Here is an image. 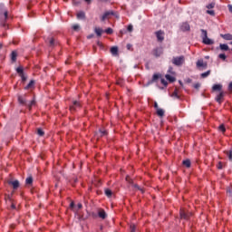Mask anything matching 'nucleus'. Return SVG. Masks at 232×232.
<instances>
[{
	"instance_id": "nucleus-1",
	"label": "nucleus",
	"mask_w": 232,
	"mask_h": 232,
	"mask_svg": "<svg viewBox=\"0 0 232 232\" xmlns=\"http://www.w3.org/2000/svg\"><path fill=\"white\" fill-rule=\"evenodd\" d=\"M200 32H201V39H202L203 44H208V45L215 44V41L208 37V31L201 29Z\"/></svg>"
},
{
	"instance_id": "nucleus-2",
	"label": "nucleus",
	"mask_w": 232,
	"mask_h": 232,
	"mask_svg": "<svg viewBox=\"0 0 232 232\" xmlns=\"http://www.w3.org/2000/svg\"><path fill=\"white\" fill-rule=\"evenodd\" d=\"M18 102L23 106H27L29 110H32V106H35V101L32 100L29 102H26V99L21 95L18 96Z\"/></svg>"
},
{
	"instance_id": "nucleus-3",
	"label": "nucleus",
	"mask_w": 232,
	"mask_h": 232,
	"mask_svg": "<svg viewBox=\"0 0 232 232\" xmlns=\"http://www.w3.org/2000/svg\"><path fill=\"white\" fill-rule=\"evenodd\" d=\"M185 61H186V59L182 55L173 57L172 58V64H174V66H182L184 64Z\"/></svg>"
},
{
	"instance_id": "nucleus-4",
	"label": "nucleus",
	"mask_w": 232,
	"mask_h": 232,
	"mask_svg": "<svg viewBox=\"0 0 232 232\" xmlns=\"http://www.w3.org/2000/svg\"><path fill=\"white\" fill-rule=\"evenodd\" d=\"M191 215H193L191 212L181 208L179 210V217L182 220H189V218H191Z\"/></svg>"
},
{
	"instance_id": "nucleus-5",
	"label": "nucleus",
	"mask_w": 232,
	"mask_h": 232,
	"mask_svg": "<svg viewBox=\"0 0 232 232\" xmlns=\"http://www.w3.org/2000/svg\"><path fill=\"white\" fill-rule=\"evenodd\" d=\"M7 184H9V186H12L14 191H16V189H19V186H21V183H19V180L17 179L8 180Z\"/></svg>"
},
{
	"instance_id": "nucleus-6",
	"label": "nucleus",
	"mask_w": 232,
	"mask_h": 232,
	"mask_svg": "<svg viewBox=\"0 0 232 232\" xmlns=\"http://www.w3.org/2000/svg\"><path fill=\"white\" fill-rule=\"evenodd\" d=\"M16 72L21 77L23 82H24L26 81L27 77H26V75H24V70L23 69V66L16 68Z\"/></svg>"
},
{
	"instance_id": "nucleus-7",
	"label": "nucleus",
	"mask_w": 232,
	"mask_h": 232,
	"mask_svg": "<svg viewBox=\"0 0 232 232\" xmlns=\"http://www.w3.org/2000/svg\"><path fill=\"white\" fill-rule=\"evenodd\" d=\"M179 29L181 30V32H189L191 30V26L189 25V23L183 22L180 24Z\"/></svg>"
},
{
	"instance_id": "nucleus-8",
	"label": "nucleus",
	"mask_w": 232,
	"mask_h": 232,
	"mask_svg": "<svg viewBox=\"0 0 232 232\" xmlns=\"http://www.w3.org/2000/svg\"><path fill=\"white\" fill-rule=\"evenodd\" d=\"M155 35L159 41V43H162L164 41V31L160 30L155 33Z\"/></svg>"
},
{
	"instance_id": "nucleus-9",
	"label": "nucleus",
	"mask_w": 232,
	"mask_h": 232,
	"mask_svg": "<svg viewBox=\"0 0 232 232\" xmlns=\"http://www.w3.org/2000/svg\"><path fill=\"white\" fill-rule=\"evenodd\" d=\"M77 108H81V102L78 101H74L72 102V105L70 106V111H75Z\"/></svg>"
},
{
	"instance_id": "nucleus-10",
	"label": "nucleus",
	"mask_w": 232,
	"mask_h": 232,
	"mask_svg": "<svg viewBox=\"0 0 232 232\" xmlns=\"http://www.w3.org/2000/svg\"><path fill=\"white\" fill-rule=\"evenodd\" d=\"M197 68H208V63H204V60H198L196 63Z\"/></svg>"
},
{
	"instance_id": "nucleus-11",
	"label": "nucleus",
	"mask_w": 232,
	"mask_h": 232,
	"mask_svg": "<svg viewBox=\"0 0 232 232\" xmlns=\"http://www.w3.org/2000/svg\"><path fill=\"white\" fill-rule=\"evenodd\" d=\"M152 55L154 57H160L162 55V48H156L152 51Z\"/></svg>"
},
{
	"instance_id": "nucleus-12",
	"label": "nucleus",
	"mask_w": 232,
	"mask_h": 232,
	"mask_svg": "<svg viewBox=\"0 0 232 232\" xmlns=\"http://www.w3.org/2000/svg\"><path fill=\"white\" fill-rule=\"evenodd\" d=\"M216 101L218 104H222V102L224 101V92H220L219 94L217 95Z\"/></svg>"
},
{
	"instance_id": "nucleus-13",
	"label": "nucleus",
	"mask_w": 232,
	"mask_h": 232,
	"mask_svg": "<svg viewBox=\"0 0 232 232\" xmlns=\"http://www.w3.org/2000/svg\"><path fill=\"white\" fill-rule=\"evenodd\" d=\"M114 12L113 11H107L105 12L102 16V21H106V19H108L109 15H114Z\"/></svg>"
},
{
	"instance_id": "nucleus-14",
	"label": "nucleus",
	"mask_w": 232,
	"mask_h": 232,
	"mask_svg": "<svg viewBox=\"0 0 232 232\" xmlns=\"http://www.w3.org/2000/svg\"><path fill=\"white\" fill-rule=\"evenodd\" d=\"M76 17H77V19L84 20V19H86V13H84V11H80L77 13Z\"/></svg>"
},
{
	"instance_id": "nucleus-15",
	"label": "nucleus",
	"mask_w": 232,
	"mask_h": 232,
	"mask_svg": "<svg viewBox=\"0 0 232 232\" xmlns=\"http://www.w3.org/2000/svg\"><path fill=\"white\" fill-rule=\"evenodd\" d=\"M212 92H222V84H214Z\"/></svg>"
},
{
	"instance_id": "nucleus-16",
	"label": "nucleus",
	"mask_w": 232,
	"mask_h": 232,
	"mask_svg": "<svg viewBox=\"0 0 232 232\" xmlns=\"http://www.w3.org/2000/svg\"><path fill=\"white\" fill-rule=\"evenodd\" d=\"M222 39H225V41H232V34H220Z\"/></svg>"
},
{
	"instance_id": "nucleus-17",
	"label": "nucleus",
	"mask_w": 232,
	"mask_h": 232,
	"mask_svg": "<svg viewBox=\"0 0 232 232\" xmlns=\"http://www.w3.org/2000/svg\"><path fill=\"white\" fill-rule=\"evenodd\" d=\"M224 153H225V155H227L228 160L230 162H232V149H230L228 150H225Z\"/></svg>"
},
{
	"instance_id": "nucleus-18",
	"label": "nucleus",
	"mask_w": 232,
	"mask_h": 232,
	"mask_svg": "<svg viewBox=\"0 0 232 232\" xmlns=\"http://www.w3.org/2000/svg\"><path fill=\"white\" fill-rule=\"evenodd\" d=\"M104 193L108 198H111L113 197V191L110 188H105Z\"/></svg>"
},
{
	"instance_id": "nucleus-19",
	"label": "nucleus",
	"mask_w": 232,
	"mask_h": 232,
	"mask_svg": "<svg viewBox=\"0 0 232 232\" xmlns=\"http://www.w3.org/2000/svg\"><path fill=\"white\" fill-rule=\"evenodd\" d=\"M98 217L100 218H102V220H104V218H106L107 215H106V211H104V209H101L99 212H98Z\"/></svg>"
},
{
	"instance_id": "nucleus-20",
	"label": "nucleus",
	"mask_w": 232,
	"mask_h": 232,
	"mask_svg": "<svg viewBox=\"0 0 232 232\" xmlns=\"http://www.w3.org/2000/svg\"><path fill=\"white\" fill-rule=\"evenodd\" d=\"M11 61L15 63L17 61V52L13 51L11 53Z\"/></svg>"
},
{
	"instance_id": "nucleus-21",
	"label": "nucleus",
	"mask_w": 232,
	"mask_h": 232,
	"mask_svg": "<svg viewBox=\"0 0 232 232\" xmlns=\"http://www.w3.org/2000/svg\"><path fill=\"white\" fill-rule=\"evenodd\" d=\"M111 53L112 55H118V53H119V48L116 47V46L111 47Z\"/></svg>"
},
{
	"instance_id": "nucleus-22",
	"label": "nucleus",
	"mask_w": 232,
	"mask_h": 232,
	"mask_svg": "<svg viewBox=\"0 0 232 232\" xmlns=\"http://www.w3.org/2000/svg\"><path fill=\"white\" fill-rule=\"evenodd\" d=\"M35 84V81L31 80L30 82L27 84L26 87H24V90H30L31 88H34Z\"/></svg>"
},
{
	"instance_id": "nucleus-23",
	"label": "nucleus",
	"mask_w": 232,
	"mask_h": 232,
	"mask_svg": "<svg viewBox=\"0 0 232 232\" xmlns=\"http://www.w3.org/2000/svg\"><path fill=\"white\" fill-rule=\"evenodd\" d=\"M94 32H95V34H96V35L98 36V37H101V35H102V28H99V27H96L95 29H94Z\"/></svg>"
},
{
	"instance_id": "nucleus-24",
	"label": "nucleus",
	"mask_w": 232,
	"mask_h": 232,
	"mask_svg": "<svg viewBox=\"0 0 232 232\" xmlns=\"http://www.w3.org/2000/svg\"><path fill=\"white\" fill-rule=\"evenodd\" d=\"M219 48H220V50H223L224 52H227V50H229V46L226 44H221L219 45Z\"/></svg>"
},
{
	"instance_id": "nucleus-25",
	"label": "nucleus",
	"mask_w": 232,
	"mask_h": 232,
	"mask_svg": "<svg viewBox=\"0 0 232 232\" xmlns=\"http://www.w3.org/2000/svg\"><path fill=\"white\" fill-rule=\"evenodd\" d=\"M1 15H4V20L6 21L8 19V10L5 9L3 13H0Z\"/></svg>"
},
{
	"instance_id": "nucleus-26",
	"label": "nucleus",
	"mask_w": 232,
	"mask_h": 232,
	"mask_svg": "<svg viewBox=\"0 0 232 232\" xmlns=\"http://www.w3.org/2000/svg\"><path fill=\"white\" fill-rule=\"evenodd\" d=\"M183 166H186V168H191V161L189 160H183Z\"/></svg>"
},
{
	"instance_id": "nucleus-27",
	"label": "nucleus",
	"mask_w": 232,
	"mask_h": 232,
	"mask_svg": "<svg viewBox=\"0 0 232 232\" xmlns=\"http://www.w3.org/2000/svg\"><path fill=\"white\" fill-rule=\"evenodd\" d=\"M33 183H34V178L28 177V178L25 179V184H27L28 186L32 185Z\"/></svg>"
},
{
	"instance_id": "nucleus-28",
	"label": "nucleus",
	"mask_w": 232,
	"mask_h": 232,
	"mask_svg": "<svg viewBox=\"0 0 232 232\" xmlns=\"http://www.w3.org/2000/svg\"><path fill=\"white\" fill-rule=\"evenodd\" d=\"M167 81H169V82H175V77L169 75V74H167L165 75Z\"/></svg>"
},
{
	"instance_id": "nucleus-29",
	"label": "nucleus",
	"mask_w": 232,
	"mask_h": 232,
	"mask_svg": "<svg viewBox=\"0 0 232 232\" xmlns=\"http://www.w3.org/2000/svg\"><path fill=\"white\" fill-rule=\"evenodd\" d=\"M171 97H174L175 99H180V96H179V90L175 89V91L172 92Z\"/></svg>"
},
{
	"instance_id": "nucleus-30",
	"label": "nucleus",
	"mask_w": 232,
	"mask_h": 232,
	"mask_svg": "<svg viewBox=\"0 0 232 232\" xmlns=\"http://www.w3.org/2000/svg\"><path fill=\"white\" fill-rule=\"evenodd\" d=\"M156 113H157V115H158L159 117H164V110H162V109H158V110L156 111Z\"/></svg>"
},
{
	"instance_id": "nucleus-31",
	"label": "nucleus",
	"mask_w": 232,
	"mask_h": 232,
	"mask_svg": "<svg viewBox=\"0 0 232 232\" xmlns=\"http://www.w3.org/2000/svg\"><path fill=\"white\" fill-rule=\"evenodd\" d=\"M211 74V71H207L206 72L201 73V78L206 79V77H208V75Z\"/></svg>"
},
{
	"instance_id": "nucleus-32",
	"label": "nucleus",
	"mask_w": 232,
	"mask_h": 232,
	"mask_svg": "<svg viewBox=\"0 0 232 232\" xmlns=\"http://www.w3.org/2000/svg\"><path fill=\"white\" fill-rule=\"evenodd\" d=\"M159 79H160V74H153L152 82H155L156 81H159Z\"/></svg>"
},
{
	"instance_id": "nucleus-33",
	"label": "nucleus",
	"mask_w": 232,
	"mask_h": 232,
	"mask_svg": "<svg viewBox=\"0 0 232 232\" xmlns=\"http://www.w3.org/2000/svg\"><path fill=\"white\" fill-rule=\"evenodd\" d=\"M105 34H107L108 35H111V34H113V29H111V27H109L107 29H105Z\"/></svg>"
},
{
	"instance_id": "nucleus-34",
	"label": "nucleus",
	"mask_w": 232,
	"mask_h": 232,
	"mask_svg": "<svg viewBox=\"0 0 232 232\" xmlns=\"http://www.w3.org/2000/svg\"><path fill=\"white\" fill-rule=\"evenodd\" d=\"M219 131H222V133H226V126H224V124H221L218 127Z\"/></svg>"
},
{
	"instance_id": "nucleus-35",
	"label": "nucleus",
	"mask_w": 232,
	"mask_h": 232,
	"mask_svg": "<svg viewBox=\"0 0 232 232\" xmlns=\"http://www.w3.org/2000/svg\"><path fill=\"white\" fill-rule=\"evenodd\" d=\"M49 44H50V46H53L55 44V39L54 38H49Z\"/></svg>"
},
{
	"instance_id": "nucleus-36",
	"label": "nucleus",
	"mask_w": 232,
	"mask_h": 232,
	"mask_svg": "<svg viewBox=\"0 0 232 232\" xmlns=\"http://www.w3.org/2000/svg\"><path fill=\"white\" fill-rule=\"evenodd\" d=\"M37 134L40 136V137H43L44 135V131L41 129H37Z\"/></svg>"
},
{
	"instance_id": "nucleus-37",
	"label": "nucleus",
	"mask_w": 232,
	"mask_h": 232,
	"mask_svg": "<svg viewBox=\"0 0 232 232\" xmlns=\"http://www.w3.org/2000/svg\"><path fill=\"white\" fill-rule=\"evenodd\" d=\"M101 137H104L105 135H108V131L104 130H100Z\"/></svg>"
},
{
	"instance_id": "nucleus-38",
	"label": "nucleus",
	"mask_w": 232,
	"mask_h": 232,
	"mask_svg": "<svg viewBox=\"0 0 232 232\" xmlns=\"http://www.w3.org/2000/svg\"><path fill=\"white\" fill-rule=\"evenodd\" d=\"M130 232H135L137 230V227L133 224L130 226Z\"/></svg>"
},
{
	"instance_id": "nucleus-39",
	"label": "nucleus",
	"mask_w": 232,
	"mask_h": 232,
	"mask_svg": "<svg viewBox=\"0 0 232 232\" xmlns=\"http://www.w3.org/2000/svg\"><path fill=\"white\" fill-rule=\"evenodd\" d=\"M207 8H208V10H211L212 8H215V3H210V4H208V5H207Z\"/></svg>"
},
{
	"instance_id": "nucleus-40",
	"label": "nucleus",
	"mask_w": 232,
	"mask_h": 232,
	"mask_svg": "<svg viewBox=\"0 0 232 232\" xmlns=\"http://www.w3.org/2000/svg\"><path fill=\"white\" fill-rule=\"evenodd\" d=\"M160 82L163 86H168V82L164 78H161Z\"/></svg>"
},
{
	"instance_id": "nucleus-41",
	"label": "nucleus",
	"mask_w": 232,
	"mask_h": 232,
	"mask_svg": "<svg viewBox=\"0 0 232 232\" xmlns=\"http://www.w3.org/2000/svg\"><path fill=\"white\" fill-rule=\"evenodd\" d=\"M217 168H218V169H222V168H224V165L222 164L221 161H219V162L218 163Z\"/></svg>"
},
{
	"instance_id": "nucleus-42",
	"label": "nucleus",
	"mask_w": 232,
	"mask_h": 232,
	"mask_svg": "<svg viewBox=\"0 0 232 232\" xmlns=\"http://www.w3.org/2000/svg\"><path fill=\"white\" fill-rule=\"evenodd\" d=\"M207 14H208V15H215V11L214 10H207Z\"/></svg>"
},
{
	"instance_id": "nucleus-43",
	"label": "nucleus",
	"mask_w": 232,
	"mask_h": 232,
	"mask_svg": "<svg viewBox=\"0 0 232 232\" xmlns=\"http://www.w3.org/2000/svg\"><path fill=\"white\" fill-rule=\"evenodd\" d=\"M219 59H222L223 61H226V54L225 53H220L218 55Z\"/></svg>"
},
{
	"instance_id": "nucleus-44",
	"label": "nucleus",
	"mask_w": 232,
	"mask_h": 232,
	"mask_svg": "<svg viewBox=\"0 0 232 232\" xmlns=\"http://www.w3.org/2000/svg\"><path fill=\"white\" fill-rule=\"evenodd\" d=\"M128 32H133V25L130 24L127 27Z\"/></svg>"
},
{
	"instance_id": "nucleus-45",
	"label": "nucleus",
	"mask_w": 232,
	"mask_h": 232,
	"mask_svg": "<svg viewBox=\"0 0 232 232\" xmlns=\"http://www.w3.org/2000/svg\"><path fill=\"white\" fill-rule=\"evenodd\" d=\"M154 108L156 111L160 109V108H159V103H157V102H154Z\"/></svg>"
},
{
	"instance_id": "nucleus-46",
	"label": "nucleus",
	"mask_w": 232,
	"mask_h": 232,
	"mask_svg": "<svg viewBox=\"0 0 232 232\" xmlns=\"http://www.w3.org/2000/svg\"><path fill=\"white\" fill-rule=\"evenodd\" d=\"M227 195H229V197H232V190L231 189H227Z\"/></svg>"
},
{
	"instance_id": "nucleus-47",
	"label": "nucleus",
	"mask_w": 232,
	"mask_h": 232,
	"mask_svg": "<svg viewBox=\"0 0 232 232\" xmlns=\"http://www.w3.org/2000/svg\"><path fill=\"white\" fill-rule=\"evenodd\" d=\"M72 29H73V30H79V25H78V24H74V25L72 26Z\"/></svg>"
},
{
	"instance_id": "nucleus-48",
	"label": "nucleus",
	"mask_w": 232,
	"mask_h": 232,
	"mask_svg": "<svg viewBox=\"0 0 232 232\" xmlns=\"http://www.w3.org/2000/svg\"><path fill=\"white\" fill-rule=\"evenodd\" d=\"M77 208H78V209H82V204L78 203V204H77Z\"/></svg>"
},
{
	"instance_id": "nucleus-49",
	"label": "nucleus",
	"mask_w": 232,
	"mask_h": 232,
	"mask_svg": "<svg viewBox=\"0 0 232 232\" xmlns=\"http://www.w3.org/2000/svg\"><path fill=\"white\" fill-rule=\"evenodd\" d=\"M227 7H228V11L232 14V5H228Z\"/></svg>"
},
{
	"instance_id": "nucleus-50",
	"label": "nucleus",
	"mask_w": 232,
	"mask_h": 232,
	"mask_svg": "<svg viewBox=\"0 0 232 232\" xmlns=\"http://www.w3.org/2000/svg\"><path fill=\"white\" fill-rule=\"evenodd\" d=\"M228 90H229V92H232V82L228 85Z\"/></svg>"
},
{
	"instance_id": "nucleus-51",
	"label": "nucleus",
	"mask_w": 232,
	"mask_h": 232,
	"mask_svg": "<svg viewBox=\"0 0 232 232\" xmlns=\"http://www.w3.org/2000/svg\"><path fill=\"white\" fill-rule=\"evenodd\" d=\"M194 88H196V89L200 88V83H196V84L194 85Z\"/></svg>"
},
{
	"instance_id": "nucleus-52",
	"label": "nucleus",
	"mask_w": 232,
	"mask_h": 232,
	"mask_svg": "<svg viewBox=\"0 0 232 232\" xmlns=\"http://www.w3.org/2000/svg\"><path fill=\"white\" fill-rule=\"evenodd\" d=\"M131 46H132L131 44H127V50H131Z\"/></svg>"
},
{
	"instance_id": "nucleus-53",
	"label": "nucleus",
	"mask_w": 232,
	"mask_h": 232,
	"mask_svg": "<svg viewBox=\"0 0 232 232\" xmlns=\"http://www.w3.org/2000/svg\"><path fill=\"white\" fill-rule=\"evenodd\" d=\"M135 188H137V189H140V191H142V193H144V191L142 190V188H140L138 185H135Z\"/></svg>"
},
{
	"instance_id": "nucleus-54",
	"label": "nucleus",
	"mask_w": 232,
	"mask_h": 232,
	"mask_svg": "<svg viewBox=\"0 0 232 232\" xmlns=\"http://www.w3.org/2000/svg\"><path fill=\"white\" fill-rule=\"evenodd\" d=\"M85 3H88L90 5L92 3V0H84Z\"/></svg>"
},
{
	"instance_id": "nucleus-55",
	"label": "nucleus",
	"mask_w": 232,
	"mask_h": 232,
	"mask_svg": "<svg viewBox=\"0 0 232 232\" xmlns=\"http://www.w3.org/2000/svg\"><path fill=\"white\" fill-rule=\"evenodd\" d=\"M73 206H75V204H74L73 202H72V203L70 204V208H73Z\"/></svg>"
},
{
	"instance_id": "nucleus-56",
	"label": "nucleus",
	"mask_w": 232,
	"mask_h": 232,
	"mask_svg": "<svg viewBox=\"0 0 232 232\" xmlns=\"http://www.w3.org/2000/svg\"><path fill=\"white\" fill-rule=\"evenodd\" d=\"M171 70H173V68H172V67H170V68H169V72H171Z\"/></svg>"
},
{
	"instance_id": "nucleus-57",
	"label": "nucleus",
	"mask_w": 232,
	"mask_h": 232,
	"mask_svg": "<svg viewBox=\"0 0 232 232\" xmlns=\"http://www.w3.org/2000/svg\"><path fill=\"white\" fill-rule=\"evenodd\" d=\"M1 48H3V44H0V50H1Z\"/></svg>"
},
{
	"instance_id": "nucleus-58",
	"label": "nucleus",
	"mask_w": 232,
	"mask_h": 232,
	"mask_svg": "<svg viewBox=\"0 0 232 232\" xmlns=\"http://www.w3.org/2000/svg\"><path fill=\"white\" fill-rule=\"evenodd\" d=\"M100 1H102V2H106V1H108V0H100Z\"/></svg>"
},
{
	"instance_id": "nucleus-59",
	"label": "nucleus",
	"mask_w": 232,
	"mask_h": 232,
	"mask_svg": "<svg viewBox=\"0 0 232 232\" xmlns=\"http://www.w3.org/2000/svg\"><path fill=\"white\" fill-rule=\"evenodd\" d=\"M88 39H92V36H88Z\"/></svg>"
}]
</instances>
